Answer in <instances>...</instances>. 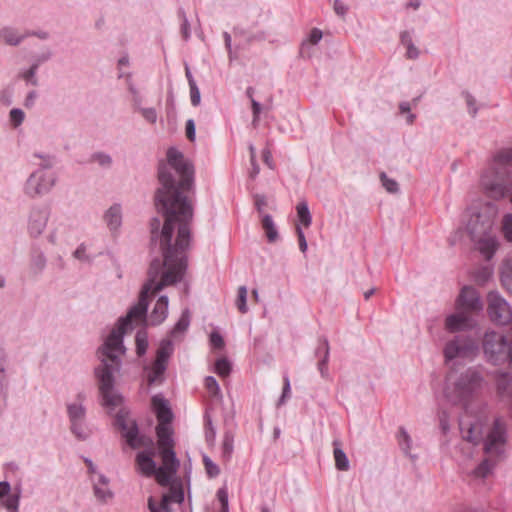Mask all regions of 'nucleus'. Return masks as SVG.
I'll return each instance as SVG.
<instances>
[{
    "mask_svg": "<svg viewBox=\"0 0 512 512\" xmlns=\"http://www.w3.org/2000/svg\"><path fill=\"white\" fill-rule=\"evenodd\" d=\"M321 39H322V31L317 28L312 29V31L310 32V35H309L308 42L315 45Z\"/></svg>",
    "mask_w": 512,
    "mask_h": 512,
    "instance_id": "obj_58",
    "label": "nucleus"
},
{
    "mask_svg": "<svg viewBox=\"0 0 512 512\" xmlns=\"http://www.w3.org/2000/svg\"><path fill=\"white\" fill-rule=\"evenodd\" d=\"M159 450L163 463L161 467H166L172 471H177L179 467V461L176 458L173 447H166Z\"/></svg>",
    "mask_w": 512,
    "mask_h": 512,
    "instance_id": "obj_26",
    "label": "nucleus"
},
{
    "mask_svg": "<svg viewBox=\"0 0 512 512\" xmlns=\"http://www.w3.org/2000/svg\"><path fill=\"white\" fill-rule=\"evenodd\" d=\"M152 406L159 421L156 427L158 448L173 447V430L170 425L173 419V413L169 407L168 401L161 395H155L152 397Z\"/></svg>",
    "mask_w": 512,
    "mask_h": 512,
    "instance_id": "obj_8",
    "label": "nucleus"
},
{
    "mask_svg": "<svg viewBox=\"0 0 512 512\" xmlns=\"http://www.w3.org/2000/svg\"><path fill=\"white\" fill-rule=\"evenodd\" d=\"M296 230H297V236H298V241H299V248L304 253L307 250V241H306L305 235L299 226H297Z\"/></svg>",
    "mask_w": 512,
    "mask_h": 512,
    "instance_id": "obj_57",
    "label": "nucleus"
},
{
    "mask_svg": "<svg viewBox=\"0 0 512 512\" xmlns=\"http://www.w3.org/2000/svg\"><path fill=\"white\" fill-rule=\"evenodd\" d=\"M262 227L265 230V234L269 242H275L278 239V231L271 215H263Z\"/></svg>",
    "mask_w": 512,
    "mask_h": 512,
    "instance_id": "obj_28",
    "label": "nucleus"
},
{
    "mask_svg": "<svg viewBox=\"0 0 512 512\" xmlns=\"http://www.w3.org/2000/svg\"><path fill=\"white\" fill-rule=\"evenodd\" d=\"M297 216L301 224L305 227H309L312 222V217L308 208V205L305 201L300 202L297 207Z\"/></svg>",
    "mask_w": 512,
    "mask_h": 512,
    "instance_id": "obj_34",
    "label": "nucleus"
},
{
    "mask_svg": "<svg viewBox=\"0 0 512 512\" xmlns=\"http://www.w3.org/2000/svg\"><path fill=\"white\" fill-rule=\"evenodd\" d=\"M94 495L101 502L112 499L113 492L109 488V479L102 474L97 475L94 480Z\"/></svg>",
    "mask_w": 512,
    "mask_h": 512,
    "instance_id": "obj_19",
    "label": "nucleus"
},
{
    "mask_svg": "<svg viewBox=\"0 0 512 512\" xmlns=\"http://www.w3.org/2000/svg\"><path fill=\"white\" fill-rule=\"evenodd\" d=\"M11 486L9 482H0V500L2 505L8 510V512H18L20 491L10 495Z\"/></svg>",
    "mask_w": 512,
    "mask_h": 512,
    "instance_id": "obj_17",
    "label": "nucleus"
},
{
    "mask_svg": "<svg viewBox=\"0 0 512 512\" xmlns=\"http://www.w3.org/2000/svg\"><path fill=\"white\" fill-rule=\"evenodd\" d=\"M46 266V257L40 250L34 251L31 259V270L38 274L41 273Z\"/></svg>",
    "mask_w": 512,
    "mask_h": 512,
    "instance_id": "obj_32",
    "label": "nucleus"
},
{
    "mask_svg": "<svg viewBox=\"0 0 512 512\" xmlns=\"http://www.w3.org/2000/svg\"><path fill=\"white\" fill-rule=\"evenodd\" d=\"M474 326L473 315L458 308L445 319V329L451 333L472 329Z\"/></svg>",
    "mask_w": 512,
    "mask_h": 512,
    "instance_id": "obj_13",
    "label": "nucleus"
},
{
    "mask_svg": "<svg viewBox=\"0 0 512 512\" xmlns=\"http://www.w3.org/2000/svg\"><path fill=\"white\" fill-rule=\"evenodd\" d=\"M178 16L179 18L181 19L182 21V24H181V33H182V36L185 40H188L190 38V24H189V21L187 19V16H186V13L183 9H180L178 11Z\"/></svg>",
    "mask_w": 512,
    "mask_h": 512,
    "instance_id": "obj_46",
    "label": "nucleus"
},
{
    "mask_svg": "<svg viewBox=\"0 0 512 512\" xmlns=\"http://www.w3.org/2000/svg\"><path fill=\"white\" fill-rule=\"evenodd\" d=\"M254 199H255V206H256L257 211L259 213H262L263 208L267 205L265 196L257 194L254 196Z\"/></svg>",
    "mask_w": 512,
    "mask_h": 512,
    "instance_id": "obj_59",
    "label": "nucleus"
},
{
    "mask_svg": "<svg viewBox=\"0 0 512 512\" xmlns=\"http://www.w3.org/2000/svg\"><path fill=\"white\" fill-rule=\"evenodd\" d=\"M482 347L487 360L493 364L509 361L512 365V340L496 331H487L482 340Z\"/></svg>",
    "mask_w": 512,
    "mask_h": 512,
    "instance_id": "obj_6",
    "label": "nucleus"
},
{
    "mask_svg": "<svg viewBox=\"0 0 512 512\" xmlns=\"http://www.w3.org/2000/svg\"><path fill=\"white\" fill-rule=\"evenodd\" d=\"M189 325H190V313H189V310L186 309L182 312L179 320L177 321L174 328L172 329L171 335L173 337H177L178 334H183L184 332H186Z\"/></svg>",
    "mask_w": 512,
    "mask_h": 512,
    "instance_id": "obj_30",
    "label": "nucleus"
},
{
    "mask_svg": "<svg viewBox=\"0 0 512 512\" xmlns=\"http://www.w3.org/2000/svg\"><path fill=\"white\" fill-rule=\"evenodd\" d=\"M190 98H191V103L193 106H198L200 104V101H201L200 90H199L196 82L194 81V79H190Z\"/></svg>",
    "mask_w": 512,
    "mask_h": 512,
    "instance_id": "obj_47",
    "label": "nucleus"
},
{
    "mask_svg": "<svg viewBox=\"0 0 512 512\" xmlns=\"http://www.w3.org/2000/svg\"><path fill=\"white\" fill-rule=\"evenodd\" d=\"M168 297L162 295L156 301L154 308L150 314V321L153 325L161 324L168 315Z\"/></svg>",
    "mask_w": 512,
    "mask_h": 512,
    "instance_id": "obj_18",
    "label": "nucleus"
},
{
    "mask_svg": "<svg viewBox=\"0 0 512 512\" xmlns=\"http://www.w3.org/2000/svg\"><path fill=\"white\" fill-rule=\"evenodd\" d=\"M316 355H322V359L318 362V370L323 378H327L329 376L328 361L330 355V347L326 338L320 340V345L316 349Z\"/></svg>",
    "mask_w": 512,
    "mask_h": 512,
    "instance_id": "obj_22",
    "label": "nucleus"
},
{
    "mask_svg": "<svg viewBox=\"0 0 512 512\" xmlns=\"http://www.w3.org/2000/svg\"><path fill=\"white\" fill-rule=\"evenodd\" d=\"M251 105H252V111H253V124H255L259 120V115L261 112V104L258 101H256L255 99H252Z\"/></svg>",
    "mask_w": 512,
    "mask_h": 512,
    "instance_id": "obj_60",
    "label": "nucleus"
},
{
    "mask_svg": "<svg viewBox=\"0 0 512 512\" xmlns=\"http://www.w3.org/2000/svg\"><path fill=\"white\" fill-rule=\"evenodd\" d=\"M205 387L213 396H222L218 382L213 376H207L205 378Z\"/></svg>",
    "mask_w": 512,
    "mask_h": 512,
    "instance_id": "obj_45",
    "label": "nucleus"
},
{
    "mask_svg": "<svg viewBox=\"0 0 512 512\" xmlns=\"http://www.w3.org/2000/svg\"><path fill=\"white\" fill-rule=\"evenodd\" d=\"M53 164L51 158L45 159L40 167L28 177L24 186L26 195L35 198L51 191L57 180L56 174L50 170Z\"/></svg>",
    "mask_w": 512,
    "mask_h": 512,
    "instance_id": "obj_7",
    "label": "nucleus"
},
{
    "mask_svg": "<svg viewBox=\"0 0 512 512\" xmlns=\"http://www.w3.org/2000/svg\"><path fill=\"white\" fill-rule=\"evenodd\" d=\"M289 393H290V381H289L288 377H285L284 378L283 392H282V395H281V397L279 399V405L284 403L285 398L289 396Z\"/></svg>",
    "mask_w": 512,
    "mask_h": 512,
    "instance_id": "obj_63",
    "label": "nucleus"
},
{
    "mask_svg": "<svg viewBox=\"0 0 512 512\" xmlns=\"http://www.w3.org/2000/svg\"><path fill=\"white\" fill-rule=\"evenodd\" d=\"M170 502L181 503L184 500V492L181 487L172 486L169 493L163 495Z\"/></svg>",
    "mask_w": 512,
    "mask_h": 512,
    "instance_id": "obj_43",
    "label": "nucleus"
},
{
    "mask_svg": "<svg viewBox=\"0 0 512 512\" xmlns=\"http://www.w3.org/2000/svg\"><path fill=\"white\" fill-rule=\"evenodd\" d=\"M203 462L210 477H216L220 473L219 467L209 457L204 456Z\"/></svg>",
    "mask_w": 512,
    "mask_h": 512,
    "instance_id": "obj_49",
    "label": "nucleus"
},
{
    "mask_svg": "<svg viewBox=\"0 0 512 512\" xmlns=\"http://www.w3.org/2000/svg\"><path fill=\"white\" fill-rule=\"evenodd\" d=\"M262 157H263V161L264 163L270 168V169H273L274 165H273V161H272V155H271V152L268 150V149H264L262 151Z\"/></svg>",
    "mask_w": 512,
    "mask_h": 512,
    "instance_id": "obj_64",
    "label": "nucleus"
},
{
    "mask_svg": "<svg viewBox=\"0 0 512 512\" xmlns=\"http://www.w3.org/2000/svg\"><path fill=\"white\" fill-rule=\"evenodd\" d=\"M502 233L504 238L512 243V214H506L502 220Z\"/></svg>",
    "mask_w": 512,
    "mask_h": 512,
    "instance_id": "obj_41",
    "label": "nucleus"
},
{
    "mask_svg": "<svg viewBox=\"0 0 512 512\" xmlns=\"http://www.w3.org/2000/svg\"><path fill=\"white\" fill-rule=\"evenodd\" d=\"M217 497H218V500L222 504L223 511L227 512L228 511V494H227L226 490L225 489H220L217 492Z\"/></svg>",
    "mask_w": 512,
    "mask_h": 512,
    "instance_id": "obj_56",
    "label": "nucleus"
},
{
    "mask_svg": "<svg viewBox=\"0 0 512 512\" xmlns=\"http://www.w3.org/2000/svg\"><path fill=\"white\" fill-rule=\"evenodd\" d=\"M398 442L401 450L405 453V455L411 458H415V456L411 455L410 453L412 448V439L404 428L399 429Z\"/></svg>",
    "mask_w": 512,
    "mask_h": 512,
    "instance_id": "obj_31",
    "label": "nucleus"
},
{
    "mask_svg": "<svg viewBox=\"0 0 512 512\" xmlns=\"http://www.w3.org/2000/svg\"><path fill=\"white\" fill-rule=\"evenodd\" d=\"M497 214L498 208L492 202H478L470 206L468 209L467 231L471 237L487 236L492 230Z\"/></svg>",
    "mask_w": 512,
    "mask_h": 512,
    "instance_id": "obj_5",
    "label": "nucleus"
},
{
    "mask_svg": "<svg viewBox=\"0 0 512 512\" xmlns=\"http://www.w3.org/2000/svg\"><path fill=\"white\" fill-rule=\"evenodd\" d=\"M127 88H128V91H129V93L131 94V97H132L133 108H135V107L139 106L140 104H142L143 98H142V96L140 94V91L138 90V88L135 86V84L131 80V75L130 74L127 76Z\"/></svg>",
    "mask_w": 512,
    "mask_h": 512,
    "instance_id": "obj_35",
    "label": "nucleus"
},
{
    "mask_svg": "<svg viewBox=\"0 0 512 512\" xmlns=\"http://www.w3.org/2000/svg\"><path fill=\"white\" fill-rule=\"evenodd\" d=\"M84 400L85 395L83 393H79L77 395V402L67 405L71 432L79 440H86L90 434L85 422L86 409L83 405Z\"/></svg>",
    "mask_w": 512,
    "mask_h": 512,
    "instance_id": "obj_11",
    "label": "nucleus"
},
{
    "mask_svg": "<svg viewBox=\"0 0 512 512\" xmlns=\"http://www.w3.org/2000/svg\"><path fill=\"white\" fill-rule=\"evenodd\" d=\"M176 471H172L166 467H159L156 469V479L160 485L166 486L170 483V480Z\"/></svg>",
    "mask_w": 512,
    "mask_h": 512,
    "instance_id": "obj_36",
    "label": "nucleus"
},
{
    "mask_svg": "<svg viewBox=\"0 0 512 512\" xmlns=\"http://www.w3.org/2000/svg\"><path fill=\"white\" fill-rule=\"evenodd\" d=\"M333 9L338 16L344 17L348 11V6L341 0H334Z\"/></svg>",
    "mask_w": 512,
    "mask_h": 512,
    "instance_id": "obj_53",
    "label": "nucleus"
},
{
    "mask_svg": "<svg viewBox=\"0 0 512 512\" xmlns=\"http://www.w3.org/2000/svg\"><path fill=\"white\" fill-rule=\"evenodd\" d=\"M456 308L464 310L473 315V313L482 310V303L480 301L477 291L472 287L462 288L457 300Z\"/></svg>",
    "mask_w": 512,
    "mask_h": 512,
    "instance_id": "obj_15",
    "label": "nucleus"
},
{
    "mask_svg": "<svg viewBox=\"0 0 512 512\" xmlns=\"http://www.w3.org/2000/svg\"><path fill=\"white\" fill-rule=\"evenodd\" d=\"M193 185H160L155 192L154 201L158 212L165 217L163 226L159 218L150 222L151 244L159 243L161 257L154 258L149 266L147 280L144 283L138 302L132 306L126 316L118 320L104 343L97 350L100 364L94 373L98 382L102 405L114 410L123 402L121 394L115 389L116 377L122 368V357L126 353L123 337L132 330L133 321H142L146 317L148 300L159 291L180 282L185 274L186 250L190 243V222L193 209L184 192Z\"/></svg>",
    "mask_w": 512,
    "mask_h": 512,
    "instance_id": "obj_1",
    "label": "nucleus"
},
{
    "mask_svg": "<svg viewBox=\"0 0 512 512\" xmlns=\"http://www.w3.org/2000/svg\"><path fill=\"white\" fill-rule=\"evenodd\" d=\"M104 220L108 228L115 232L122 224V210L118 204L112 205L105 213Z\"/></svg>",
    "mask_w": 512,
    "mask_h": 512,
    "instance_id": "obj_24",
    "label": "nucleus"
},
{
    "mask_svg": "<svg viewBox=\"0 0 512 512\" xmlns=\"http://www.w3.org/2000/svg\"><path fill=\"white\" fill-rule=\"evenodd\" d=\"M74 257L81 261H89V257L86 255V249L84 245H80L74 252Z\"/></svg>",
    "mask_w": 512,
    "mask_h": 512,
    "instance_id": "obj_61",
    "label": "nucleus"
},
{
    "mask_svg": "<svg viewBox=\"0 0 512 512\" xmlns=\"http://www.w3.org/2000/svg\"><path fill=\"white\" fill-rule=\"evenodd\" d=\"M447 383L448 396L454 401H466L476 396L485 385L482 374L473 368L461 373H451Z\"/></svg>",
    "mask_w": 512,
    "mask_h": 512,
    "instance_id": "obj_4",
    "label": "nucleus"
},
{
    "mask_svg": "<svg viewBox=\"0 0 512 512\" xmlns=\"http://www.w3.org/2000/svg\"><path fill=\"white\" fill-rule=\"evenodd\" d=\"M460 432L464 440L478 444L484 442V451L489 458L483 460L472 472L475 478H486L492 471L496 462L491 457H498L504 451L506 444V424L501 418L494 420L493 424L487 428L484 437V422L481 419H472L463 416L459 421Z\"/></svg>",
    "mask_w": 512,
    "mask_h": 512,
    "instance_id": "obj_2",
    "label": "nucleus"
},
{
    "mask_svg": "<svg viewBox=\"0 0 512 512\" xmlns=\"http://www.w3.org/2000/svg\"><path fill=\"white\" fill-rule=\"evenodd\" d=\"M0 35L6 44L14 46L27 37V34L21 35L15 29L9 27L2 29Z\"/></svg>",
    "mask_w": 512,
    "mask_h": 512,
    "instance_id": "obj_29",
    "label": "nucleus"
},
{
    "mask_svg": "<svg viewBox=\"0 0 512 512\" xmlns=\"http://www.w3.org/2000/svg\"><path fill=\"white\" fill-rule=\"evenodd\" d=\"M478 352V343L467 335H455L448 339L443 347V355L446 362L472 360Z\"/></svg>",
    "mask_w": 512,
    "mask_h": 512,
    "instance_id": "obj_9",
    "label": "nucleus"
},
{
    "mask_svg": "<svg viewBox=\"0 0 512 512\" xmlns=\"http://www.w3.org/2000/svg\"><path fill=\"white\" fill-rule=\"evenodd\" d=\"M205 438L209 445H213L215 443L216 429L210 416L207 414L205 415Z\"/></svg>",
    "mask_w": 512,
    "mask_h": 512,
    "instance_id": "obj_38",
    "label": "nucleus"
},
{
    "mask_svg": "<svg viewBox=\"0 0 512 512\" xmlns=\"http://www.w3.org/2000/svg\"><path fill=\"white\" fill-rule=\"evenodd\" d=\"M11 123L17 127L22 124L25 118L24 112L19 108H13L9 113Z\"/></svg>",
    "mask_w": 512,
    "mask_h": 512,
    "instance_id": "obj_48",
    "label": "nucleus"
},
{
    "mask_svg": "<svg viewBox=\"0 0 512 512\" xmlns=\"http://www.w3.org/2000/svg\"><path fill=\"white\" fill-rule=\"evenodd\" d=\"M495 380L498 394L503 398L512 399V376L510 373L498 372Z\"/></svg>",
    "mask_w": 512,
    "mask_h": 512,
    "instance_id": "obj_21",
    "label": "nucleus"
},
{
    "mask_svg": "<svg viewBox=\"0 0 512 512\" xmlns=\"http://www.w3.org/2000/svg\"><path fill=\"white\" fill-rule=\"evenodd\" d=\"M50 216V208L48 206L34 207L29 215L28 231L31 236L38 237L46 228Z\"/></svg>",
    "mask_w": 512,
    "mask_h": 512,
    "instance_id": "obj_14",
    "label": "nucleus"
},
{
    "mask_svg": "<svg viewBox=\"0 0 512 512\" xmlns=\"http://www.w3.org/2000/svg\"><path fill=\"white\" fill-rule=\"evenodd\" d=\"M247 287L246 286H240L238 288V296L236 300V306L239 309L241 313H246L248 311L247 307Z\"/></svg>",
    "mask_w": 512,
    "mask_h": 512,
    "instance_id": "obj_37",
    "label": "nucleus"
},
{
    "mask_svg": "<svg viewBox=\"0 0 512 512\" xmlns=\"http://www.w3.org/2000/svg\"><path fill=\"white\" fill-rule=\"evenodd\" d=\"M135 111L139 112L143 119L151 124L154 125L157 122L158 114L155 108L153 107H143L142 104L134 108Z\"/></svg>",
    "mask_w": 512,
    "mask_h": 512,
    "instance_id": "obj_33",
    "label": "nucleus"
},
{
    "mask_svg": "<svg viewBox=\"0 0 512 512\" xmlns=\"http://www.w3.org/2000/svg\"><path fill=\"white\" fill-rule=\"evenodd\" d=\"M37 69H38V65L37 64H33L27 71H25L23 74H22V77L30 82L32 85L36 86L38 84V80L37 78L35 77L36 76V72H37Z\"/></svg>",
    "mask_w": 512,
    "mask_h": 512,
    "instance_id": "obj_50",
    "label": "nucleus"
},
{
    "mask_svg": "<svg viewBox=\"0 0 512 512\" xmlns=\"http://www.w3.org/2000/svg\"><path fill=\"white\" fill-rule=\"evenodd\" d=\"M210 343L214 348H217V349H221L224 346L223 337L218 332L211 333Z\"/></svg>",
    "mask_w": 512,
    "mask_h": 512,
    "instance_id": "obj_55",
    "label": "nucleus"
},
{
    "mask_svg": "<svg viewBox=\"0 0 512 512\" xmlns=\"http://www.w3.org/2000/svg\"><path fill=\"white\" fill-rule=\"evenodd\" d=\"M418 56H419V51L412 43V39L409 38V43L407 46V57L410 59H416Z\"/></svg>",
    "mask_w": 512,
    "mask_h": 512,
    "instance_id": "obj_62",
    "label": "nucleus"
},
{
    "mask_svg": "<svg viewBox=\"0 0 512 512\" xmlns=\"http://www.w3.org/2000/svg\"><path fill=\"white\" fill-rule=\"evenodd\" d=\"M480 185L484 193L494 200L510 195L512 204V149L499 152L482 173Z\"/></svg>",
    "mask_w": 512,
    "mask_h": 512,
    "instance_id": "obj_3",
    "label": "nucleus"
},
{
    "mask_svg": "<svg viewBox=\"0 0 512 512\" xmlns=\"http://www.w3.org/2000/svg\"><path fill=\"white\" fill-rule=\"evenodd\" d=\"M186 137L191 141H195V134H196V128H195V122L193 119H188L186 122L185 127Z\"/></svg>",
    "mask_w": 512,
    "mask_h": 512,
    "instance_id": "obj_52",
    "label": "nucleus"
},
{
    "mask_svg": "<svg viewBox=\"0 0 512 512\" xmlns=\"http://www.w3.org/2000/svg\"><path fill=\"white\" fill-rule=\"evenodd\" d=\"M148 348L147 335L144 332H138L136 335V352L139 356L146 353Z\"/></svg>",
    "mask_w": 512,
    "mask_h": 512,
    "instance_id": "obj_44",
    "label": "nucleus"
},
{
    "mask_svg": "<svg viewBox=\"0 0 512 512\" xmlns=\"http://www.w3.org/2000/svg\"><path fill=\"white\" fill-rule=\"evenodd\" d=\"M116 425L122 430L123 437L129 446L137 448L142 445L141 438L138 435V427L135 421H128L122 412L116 416Z\"/></svg>",
    "mask_w": 512,
    "mask_h": 512,
    "instance_id": "obj_16",
    "label": "nucleus"
},
{
    "mask_svg": "<svg viewBox=\"0 0 512 512\" xmlns=\"http://www.w3.org/2000/svg\"><path fill=\"white\" fill-rule=\"evenodd\" d=\"M136 463L139 471L146 475L152 476L156 473V463L150 453L140 452L136 456Z\"/></svg>",
    "mask_w": 512,
    "mask_h": 512,
    "instance_id": "obj_23",
    "label": "nucleus"
},
{
    "mask_svg": "<svg viewBox=\"0 0 512 512\" xmlns=\"http://www.w3.org/2000/svg\"><path fill=\"white\" fill-rule=\"evenodd\" d=\"M234 448V437L230 432H225L222 442L223 455L230 457Z\"/></svg>",
    "mask_w": 512,
    "mask_h": 512,
    "instance_id": "obj_42",
    "label": "nucleus"
},
{
    "mask_svg": "<svg viewBox=\"0 0 512 512\" xmlns=\"http://www.w3.org/2000/svg\"><path fill=\"white\" fill-rule=\"evenodd\" d=\"M93 159L102 167H110L112 163V158L110 155L105 153H95L93 155Z\"/></svg>",
    "mask_w": 512,
    "mask_h": 512,
    "instance_id": "obj_51",
    "label": "nucleus"
},
{
    "mask_svg": "<svg viewBox=\"0 0 512 512\" xmlns=\"http://www.w3.org/2000/svg\"><path fill=\"white\" fill-rule=\"evenodd\" d=\"M465 101L468 106V112L471 114L472 117H475L477 114V107H476V101H475L474 97L471 94L466 93Z\"/></svg>",
    "mask_w": 512,
    "mask_h": 512,
    "instance_id": "obj_54",
    "label": "nucleus"
},
{
    "mask_svg": "<svg viewBox=\"0 0 512 512\" xmlns=\"http://www.w3.org/2000/svg\"><path fill=\"white\" fill-rule=\"evenodd\" d=\"M215 372L221 377H227L231 372V364L226 358H220L215 363Z\"/></svg>",
    "mask_w": 512,
    "mask_h": 512,
    "instance_id": "obj_39",
    "label": "nucleus"
},
{
    "mask_svg": "<svg viewBox=\"0 0 512 512\" xmlns=\"http://www.w3.org/2000/svg\"><path fill=\"white\" fill-rule=\"evenodd\" d=\"M334 445V460H335V466L340 471H347L350 467L349 460L347 458L346 453L343 451V449L340 447L339 441L335 440L333 442Z\"/></svg>",
    "mask_w": 512,
    "mask_h": 512,
    "instance_id": "obj_27",
    "label": "nucleus"
},
{
    "mask_svg": "<svg viewBox=\"0 0 512 512\" xmlns=\"http://www.w3.org/2000/svg\"><path fill=\"white\" fill-rule=\"evenodd\" d=\"M478 243V249L486 259H490L498 248V241L490 233L487 236L473 238Z\"/></svg>",
    "mask_w": 512,
    "mask_h": 512,
    "instance_id": "obj_20",
    "label": "nucleus"
},
{
    "mask_svg": "<svg viewBox=\"0 0 512 512\" xmlns=\"http://www.w3.org/2000/svg\"><path fill=\"white\" fill-rule=\"evenodd\" d=\"M380 179L383 187L389 193H397L399 191V185L396 180L389 178L386 173L382 172L380 174Z\"/></svg>",
    "mask_w": 512,
    "mask_h": 512,
    "instance_id": "obj_40",
    "label": "nucleus"
},
{
    "mask_svg": "<svg viewBox=\"0 0 512 512\" xmlns=\"http://www.w3.org/2000/svg\"><path fill=\"white\" fill-rule=\"evenodd\" d=\"M487 313L490 320L497 325H507L512 321V308L498 291L487 295Z\"/></svg>",
    "mask_w": 512,
    "mask_h": 512,
    "instance_id": "obj_10",
    "label": "nucleus"
},
{
    "mask_svg": "<svg viewBox=\"0 0 512 512\" xmlns=\"http://www.w3.org/2000/svg\"><path fill=\"white\" fill-rule=\"evenodd\" d=\"M172 353V341L169 339L162 340L156 353V359L147 375V380L150 385L163 381L164 372L167 368V363Z\"/></svg>",
    "mask_w": 512,
    "mask_h": 512,
    "instance_id": "obj_12",
    "label": "nucleus"
},
{
    "mask_svg": "<svg viewBox=\"0 0 512 512\" xmlns=\"http://www.w3.org/2000/svg\"><path fill=\"white\" fill-rule=\"evenodd\" d=\"M499 273L502 287L512 295V257L503 260Z\"/></svg>",
    "mask_w": 512,
    "mask_h": 512,
    "instance_id": "obj_25",
    "label": "nucleus"
}]
</instances>
